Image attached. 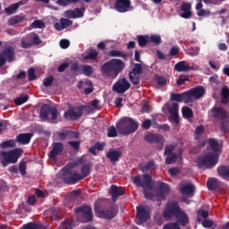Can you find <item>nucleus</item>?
I'll use <instances>...</instances> for the list:
<instances>
[{
	"mask_svg": "<svg viewBox=\"0 0 229 229\" xmlns=\"http://www.w3.org/2000/svg\"><path fill=\"white\" fill-rule=\"evenodd\" d=\"M208 144L213 152H209L206 154L203 157H200L197 161V165L199 169H212V167H216L217 165V162L219 160V142L216 141V139L210 138L208 140Z\"/></svg>",
	"mask_w": 229,
	"mask_h": 229,
	"instance_id": "obj_1",
	"label": "nucleus"
},
{
	"mask_svg": "<svg viewBox=\"0 0 229 229\" xmlns=\"http://www.w3.org/2000/svg\"><path fill=\"white\" fill-rule=\"evenodd\" d=\"M124 69V63L120 59H111L101 66V71L106 76L117 78L120 72Z\"/></svg>",
	"mask_w": 229,
	"mask_h": 229,
	"instance_id": "obj_2",
	"label": "nucleus"
},
{
	"mask_svg": "<svg viewBox=\"0 0 229 229\" xmlns=\"http://www.w3.org/2000/svg\"><path fill=\"white\" fill-rule=\"evenodd\" d=\"M132 182L136 185V187H142L143 194L145 198H147V199H151L153 198V194L146 190L153 189V178L148 174L132 176Z\"/></svg>",
	"mask_w": 229,
	"mask_h": 229,
	"instance_id": "obj_3",
	"label": "nucleus"
},
{
	"mask_svg": "<svg viewBox=\"0 0 229 229\" xmlns=\"http://www.w3.org/2000/svg\"><path fill=\"white\" fill-rule=\"evenodd\" d=\"M212 119H218L221 123L220 130L223 133L228 131V113L221 106H213L208 113Z\"/></svg>",
	"mask_w": 229,
	"mask_h": 229,
	"instance_id": "obj_4",
	"label": "nucleus"
},
{
	"mask_svg": "<svg viewBox=\"0 0 229 229\" xmlns=\"http://www.w3.org/2000/svg\"><path fill=\"white\" fill-rule=\"evenodd\" d=\"M116 130L121 135H131L139 130V123L131 117H124L116 123Z\"/></svg>",
	"mask_w": 229,
	"mask_h": 229,
	"instance_id": "obj_5",
	"label": "nucleus"
},
{
	"mask_svg": "<svg viewBox=\"0 0 229 229\" xmlns=\"http://www.w3.org/2000/svg\"><path fill=\"white\" fill-rule=\"evenodd\" d=\"M75 216L81 223H90L94 220V213L92 212V207L82 204L74 209Z\"/></svg>",
	"mask_w": 229,
	"mask_h": 229,
	"instance_id": "obj_6",
	"label": "nucleus"
},
{
	"mask_svg": "<svg viewBox=\"0 0 229 229\" xmlns=\"http://www.w3.org/2000/svg\"><path fill=\"white\" fill-rule=\"evenodd\" d=\"M63 175L62 180L67 185H74L78 183V182H81V178L80 174L76 171L72 170L71 165H67L62 169Z\"/></svg>",
	"mask_w": 229,
	"mask_h": 229,
	"instance_id": "obj_7",
	"label": "nucleus"
},
{
	"mask_svg": "<svg viewBox=\"0 0 229 229\" xmlns=\"http://www.w3.org/2000/svg\"><path fill=\"white\" fill-rule=\"evenodd\" d=\"M21 155H22V148H14L10 151H2V165L4 167H6V165H9V164H17Z\"/></svg>",
	"mask_w": 229,
	"mask_h": 229,
	"instance_id": "obj_8",
	"label": "nucleus"
},
{
	"mask_svg": "<svg viewBox=\"0 0 229 229\" xmlns=\"http://www.w3.org/2000/svg\"><path fill=\"white\" fill-rule=\"evenodd\" d=\"M59 114L56 107L51 106L49 104H44L41 106L39 117L41 121H49V115H51V121H56Z\"/></svg>",
	"mask_w": 229,
	"mask_h": 229,
	"instance_id": "obj_9",
	"label": "nucleus"
},
{
	"mask_svg": "<svg viewBox=\"0 0 229 229\" xmlns=\"http://www.w3.org/2000/svg\"><path fill=\"white\" fill-rule=\"evenodd\" d=\"M182 208H180V204L176 201H171L166 203L165 208L163 211V216L165 219H172V217H175L178 216Z\"/></svg>",
	"mask_w": 229,
	"mask_h": 229,
	"instance_id": "obj_10",
	"label": "nucleus"
},
{
	"mask_svg": "<svg viewBox=\"0 0 229 229\" xmlns=\"http://www.w3.org/2000/svg\"><path fill=\"white\" fill-rule=\"evenodd\" d=\"M94 210L98 217H101L102 219H114L117 216V207L115 206H111L104 209L95 206Z\"/></svg>",
	"mask_w": 229,
	"mask_h": 229,
	"instance_id": "obj_11",
	"label": "nucleus"
},
{
	"mask_svg": "<svg viewBox=\"0 0 229 229\" xmlns=\"http://www.w3.org/2000/svg\"><path fill=\"white\" fill-rule=\"evenodd\" d=\"M114 9L118 13H126V12H131V0H114Z\"/></svg>",
	"mask_w": 229,
	"mask_h": 229,
	"instance_id": "obj_12",
	"label": "nucleus"
},
{
	"mask_svg": "<svg viewBox=\"0 0 229 229\" xmlns=\"http://www.w3.org/2000/svg\"><path fill=\"white\" fill-rule=\"evenodd\" d=\"M140 74H142V64H135L132 70L129 72V80L132 85H139L140 83Z\"/></svg>",
	"mask_w": 229,
	"mask_h": 229,
	"instance_id": "obj_13",
	"label": "nucleus"
},
{
	"mask_svg": "<svg viewBox=\"0 0 229 229\" xmlns=\"http://www.w3.org/2000/svg\"><path fill=\"white\" fill-rule=\"evenodd\" d=\"M131 84L126 80V78H122L118 80L113 86V90L118 94H124L127 90H130Z\"/></svg>",
	"mask_w": 229,
	"mask_h": 229,
	"instance_id": "obj_14",
	"label": "nucleus"
},
{
	"mask_svg": "<svg viewBox=\"0 0 229 229\" xmlns=\"http://www.w3.org/2000/svg\"><path fill=\"white\" fill-rule=\"evenodd\" d=\"M83 115V106L76 107H70L66 112H64V117L67 119H71V121H77Z\"/></svg>",
	"mask_w": 229,
	"mask_h": 229,
	"instance_id": "obj_15",
	"label": "nucleus"
},
{
	"mask_svg": "<svg viewBox=\"0 0 229 229\" xmlns=\"http://www.w3.org/2000/svg\"><path fill=\"white\" fill-rule=\"evenodd\" d=\"M146 142L150 144H159L161 149L164 148V136L158 134L148 133L144 137Z\"/></svg>",
	"mask_w": 229,
	"mask_h": 229,
	"instance_id": "obj_16",
	"label": "nucleus"
},
{
	"mask_svg": "<svg viewBox=\"0 0 229 229\" xmlns=\"http://www.w3.org/2000/svg\"><path fill=\"white\" fill-rule=\"evenodd\" d=\"M85 14V7L75 8L72 10H67L64 12V16L67 17V19H81L83 15Z\"/></svg>",
	"mask_w": 229,
	"mask_h": 229,
	"instance_id": "obj_17",
	"label": "nucleus"
},
{
	"mask_svg": "<svg viewBox=\"0 0 229 229\" xmlns=\"http://www.w3.org/2000/svg\"><path fill=\"white\" fill-rule=\"evenodd\" d=\"M64 151V143L62 142H54L52 143V149L48 153L49 158H56L58 156L62 155Z\"/></svg>",
	"mask_w": 229,
	"mask_h": 229,
	"instance_id": "obj_18",
	"label": "nucleus"
},
{
	"mask_svg": "<svg viewBox=\"0 0 229 229\" xmlns=\"http://www.w3.org/2000/svg\"><path fill=\"white\" fill-rule=\"evenodd\" d=\"M175 218V223H177L179 226L185 227L187 226V225H189V223H191V220L189 219V215H187V213L182 209L179 211Z\"/></svg>",
	"mask_w": 229,
	"mask_h": 229,
	"instance_id": "obj_19",
	"label": "nucleus"
},
{
	"mask_svg": "<svg viewBox=\"0 0 229 229\" xmlns=\"http://www.w3.org/2000/svg\"><path fill=\"white\" fill-rule=\"evenodd\" d=\"M0 54L5 58V62L11 63L15 60V48L13 47L9 46L4 48Z\"/></svg>",
	"mask_w": 229,
	"mask_h": 229,
	"instance_id": "obj_20",
	"label": "nucleus"
},
{
	"mask_svg": "<svg viewBox=\"0 0 229 229\" xmlns=\"http://www.w3.org/2000/svg\"><path fill=\"white\" fill-rule=\"evenodd\" d=\"M106 157L110 160L111 164H115V162H119L121 157H123V152L110 148L106 154Z\"/></svg>",
	"mask_w": 229,
	"mask_h": 229,
	"instance_id": "obj_21",
	"label": "nucleus"
},
{
	"mask_svg": "<svg viewBox=\"0 0 229 229\" xmlns=\"http://www.w3.org/2000/svg\"><path fill=\"white\" fill-rule=\"evenodd\" d=\"M109 194L112 196L113 201H117L119 196H124V191H123V187L113 184L109 189Z\"/></svg>",
	"mask_w": 229,
	"mask_h": 229,
	"instance_id": "obj_22",
	"label": "nucleus"
},
{
	"mask_svg": "<svg viewBox=\"0 0 229 229\" xmlns=\"http://www.w3.org/2000/svg\"><path fill=\"white\" fill-rule=\"evenodd\" d=\"M137 210V217L141 221V223H146L148 219H149V211L146 209L144 206H138L136 208Z\"/></svg>",
	"mask_w": 229,
	"mask_h": 229,
	"instance_id": "obj_23",
	"label": "nucleus"
},
{
	"mask_svg": "<svg viewBox=\"0 0 229 229\" xmlns=\"http://www.w3.org/2000/svg\"><path fill=\"white\" fill-rule=\"evenodd\" d=\"M192 4L191 3H185L183 2L181 5V12H183L180 14V17L182 19H191L192 17Z\"/></svg>",
	"mask_w": 229,
	"mask_h": 229,
	"instance_id": "obj_24",
	"label": "nucleus"
},
{
	"mask_svg": "<svg viewBox=\"0 0 229 229\" xmlns=\"http://www.w3.org/2000/svg\"><path fill=\"white\" fill-rule=\"evenodd\" d=\"M179 108L180 106L178 103H173L172 106L168 108L170 117L173 121H174L175 124H180V115L178 114Z\"/></svg>",
	"mask_w": 229,
	"mask_h": 229,
	"instance_id": "obj_25",
	"label": "nucleus"
},
{
	"mask_svg": "<svg viewBox=\"0 0 229 229\" xmlns=\"http://www.w3.org/2000/svg\"><path fill=\"white\" fill-rule=\"evenodd\" d=\"M33 137V133L27 132V133H20L16 137V141L18 144H21V146H27V144H30L31 142V138Z\"/></svg>",
	"mask_w": 229,
	"mask_h": 229,
	"instance_id": "obj_26",
	"label": "nucleus"
},
{
	"mask_svg": "<svg viewBox=\"0 0 229 229\" xmlns=\"http://www.w3.org/2000/svg\"><path fill=\"white\" fill-rule=\"evenodd\" d=\"M28 4V0H21L13 4H11L7 8H5L4 12H5V13H7V15H13V13H15V12H17V10H19L20 6H24V4Z\"/></svg>",
	"mask_w": 229,
	"mask_h": 229,
	"instance_id": "obj_27",
	"label": "nucleus"
},
{
	"mask_svg": "<svg viewBox=\"0 0 229 229\" xmlns=\"http://www.w3.org/2000/svg\"><path fill=\"white\" fill-rule=\"evenodd\" d=\"M69 26H72V21L65 18H61L59 22L54 24V28L57 31H62V30H65L66 28H69Z\"/></svg>",
	"mask_w": 229,
	"mask_h": 229,
	"instance_id": "obj_28",
	"label": "nucleus"
},
{
	"mask_svg": "<svg viewBox=\"0 0 229 229\" xmlns=\"http://www.w3.org/2000/svg\"><path fill=\"white\" fill-rule=\"evenodd\" d=\"M190 91L194 99H201V98H203L207 92L205 87L203 86H197L193 89H191Z\"/></svg>",
	"mask_w": 229,
	"mask_h": 229,
	"instance_id": "obj_29",
	"label": "nucleus"
},
{
	"mask_svg": "<svg viewBox=\"0 0 229 229\" xmlns=\"http://www.w3.org/2000/svg\"><path fill=\"white\" fill-rule=\"evenodd\" d=\"M181 194H185V196H190L192 198L194 196V184L188 183L184 184L180 188Z\"/></svg>",
	"mask_w": 229,
	"mask_h": 229,
	"instance_id": "obj_30",
	"label": "nucleus"
},
{
	"mask_svg": "<svg viewBox=\"0 0 229 229\" xmlns=\"http://www.w3.org/2000/svg\"><path fill=\"white\" fill-rule=\"evenodd\" d=\"M157 189L159 190V192L157 193V196L159 198H165V196L164 194H167V192H169L171 191V189L169 188V185L165 182H157Z\"/></svg>",
	"mask_w": 229,
	"mask_h": 229,
	"instance_id": "obj_31",
	"label": "nucleus"
},
{
	"mask_svg": "<svg viewBox=\"0 0 229 229\" xmlns=\"http://www.w3.org/2000/svg\"><path fill=\"white\" fill-rule=\"evenodd\" d=\"M21 229H47V226L44 225L41 222H30L23 225Z\"/></svg>",
	"mask_w": 229,
	"mask_h": 229,
	"instance_id": "obj_32",
	"label": "nucleus"
},
{
	"mask_svg": "<svg viewBox=\"0 0 229 229\" xmlns=\"http://www.w3.org/2000/svg\"><path fill=\"white\" fill-rule=\"evenodd\" d=\"M218 176L223 178V180H229V166L228 165H220L216 169Z\"/></svg>",
	"mask_w": 229,
	"mask_h": 229,
	"instance_id": "obj_33",
	"label": "nucleus"
},
{
	"mask_svg": "<svg viewBox=\"0 0 229 229\" xmlns=\"http://www.w3.org/2000/svg\"><path fill=\"white\" fill-rule=\"evenodd\" d=\"M21 47H22V49H30V47H33V43H31V36H30V34L21 38Z\"/></svg>",
	"mask_w": 229,
	"mask_h": 229,
	"instance_id": "obj_34",
	"label": "nucleus"
},
{
	"mask_svg": "<svg viewBox=\"0 0 229 229\" xmlns=\"http://www.w3.org/2000/svg\"><path fill=\"white\" fill-rule=\"evenodd\" d=\"M174 69L177 72H189V64L185 61H181L175 64Z\"/></svg>",
	"mask_w": 229,
	"mask_h": 229,
	"instance_id": "obj_35",
	"label": "nucleus"
},
{
	"mask_svg": "<svg viewBox=\"0 0 229 229\" xmlns=\"http://www.w3.org/2000/svg\"><path fill=\"white\" fill-rule=\"evenodd\" d=\"M25 19H26V15H22V14L15 15V16H13L11 19H9L8 24L9 26H15V24L23 22Z\"/></svg>",
	"mask_w": 229,
	"mask_h": 229,
	"instance_id": "obj_36",
	"label": "nucleus"
},
{
	"mask_svg": "<svg viewBox=\"0 0 229 229\" xmlns=\"http://www.w3.org/2000/svg\"><path fill=\"white\" fill-rule=\"evenodd\" d=\"M136 39L140 47H146L149 44V36L148 35H138Z\"/></svg>",
	"mask_w": 229,
	"mask_h": 229,
	"instance_id": "obj_37",
	"label": "nucleus"
},
{
	"mask_svg": "<svg viewBox=\"0 0 229 229\" xmlns=\"http://www.w3.org/2000/svg\"><path fill=\"white\" fill-rule=\"evenodd\" d=\"M208 191H216L219 187V182L215 177H209L207 182Z\"/></svg>",
	"mask_w": 229,
	"mask_h": 229,
	"instance_id": "obj_38",
	"label": "nucleus"
},
{
	"mask_svg": "<svg viewBox=\"0 0 229 229\" xmlns=\"http://www.w3.org/2000/svg\"><path fill=\"white\" fill-rule=\"evenodd\" d=\"M208 217V210L199 209L197 211V222L202 223L203 219H207Z\"/></svg>",
	"mask_w": 229,
	"mask_h": 229,
	"instance_id": "obj_39",
	"label": "nucleus"
},
{
	"mask_svg": "<svg viewBox=\"0 0 229 229\" xmlns=\"http://www.w3.org/2000/svg\"><path fill=\"white\" fill-rule=\"evenodd\" d=\"M80 176L81 180H83V178H87L89 174H90V165L86 164L81 166Z\"/></svg>",
	"mask_w": 229,
	"mask_h": 229,
	"instance_id": "obj_40",
	"label": "nucleus"
},
{
	"mask_svg": "<svg viewBox=\"0 0 229 229\" xmlns=\"http://www.w3.org/2000/svg\"><path fill=\"white\" fill-rule=\"evenodd\" d=\"M98 51L90 48L89 51L84 56V60H98Z\"/></svg>",
	"mask_w": 229,
	"mask_h": 229,
	"instance_id": "obj_41",
	"label": "nucleus"
},
{
	"mask_svg": "<svg viewBox=\"0 0 229 229\" xmlns=\"http://www.w3.org/2000/svg\"><path fill=\"white\" fill-rule=\"evenodd\" d=\"M182 116L185 117V119H191L194 117V112H192V109L189 106H183L182 108Z\"/></svg>",
	"mask_w": 229,
	"mask_h": 229,
	"instance_id": "obj_42",
	"label": "nucleus"
},
{
	"mask_svg": "<svg viewBox=\"0 0 229 229\" xmlns=\"http://www.w3.org/2000/svg\"><path fill=\"white\" fill-rule=\"evenodd\" d=\"M182 101L184 103H193L194 97L191 94V89L185 92H182Z\"/></svg>",
	"mask_w": 229,
	"mask_h": 229,
	"instance_id": "obj_43",
	"label": "nucleus"
},
{
	"mask_svg": "<svg viewBox=\"0 0 229 229\" xmlns=\"http://www.w3.org/2000/svg\"><path fill=\"white\" fill-rule=\"evenodd\" d=\"M29 36L31 37L30 42L32 46H40V44H42V39H40V37H38L37 33H30Z\"/></svg>",
	"mask_w": 229,
	"mask_h": 229,
	"instance_id": "obj_44",
	"label": "nucleus"
},
{
	"mask_svg": "<svg viewBox=\"0 0 229 229\" xmlns=\"http://www.w3.org/2000/svg\"><path fill=\"white\" fill-rule=\"evenodd\" d=\"M170 101H176L177 103H183V93H171Z\"/></svg>",
	"mask_w": 229,
	"mask_h": 229,
	"instance_id": "obj_45",
	"label": "nucleus"
},
{
	"mask_svg": "<svg viewBox=\"0 0 229 229\" xmlns=\"http://www.w3.org/2000/svg\"><path fill=\"white\" fill-rule=\"evenodd\" d=\"M149 42L155 44V46H160V44H162V37H160V35L153 34L149 37Z\"/></svg>",
	"mask_w": 229,
	"mask_h": 229,
	"instance_id": "obj_46",
	"label": "nucleus"
},
{
	"mask_svg": "<svg viewBox=\"0 0 229 229\" xmlns=\"http://www.w3.org/2000/svg\"><path fill=\"white\" fill-rule=\"evenodd\" d=\"M30 99V97L27 95H21L14 99V103L18 106H21V105H24L26 101Z\"/></svg>",
	"mask_w": 229,
	"mask_h": 229,
	"instance_id": "obj_47",
	"label": "nucleus"
},
{
	"mask_svg": "<svg viewBox=\"0 0 229 229\" xmlns=\"http://www.w3.org/2000/svg\"><path fill=\"white\" fill-rule=\"evenodd\" d=\"M81 73L85 76H92V66L89 64L82 65L81 69Z\"/></svg>",
	"mask_w": 229,
	"mask_h": 229,
	"instance_id": "obj_48",
	"label": "nucleus"
},
{
	"mask_svg": "<svg viewBox=\"0 0 229 229\" xmlns=\"http://www.w3.org/2000/svg\"><path fill=\"white\" fill-rule=\"evenodd\" d=\"M178 160V155L177 154H168L165 157V164L167 165H170V164H174Z\"/></svg>",
	"mask_w": 229,
	"mask_h": 229,
	"instance_id": "obj_49",
	"label": "nucleus"
},
{
	"mask_svg": "<svg viewBox=\"0 0 229 229\" xmlns=\"http://www.w3.org/2000/svg\"><path fill=\"white\" fill-rule=\"evenodd\" d=\"M107 137H109V139L117 137V129H115V126L112 125L111 127L107 128Z\"/></svg>",
	"mask_w": 229,
	"mask_h": 229,
	"instance_id": "obj_50",
	"label": "nucleus"
},
{
	"mask_svg": "<svg viewBox=\"0 0 229 229\" xmlns=\"http://www.w3.org/2000/svg\"><path fill=\"white\" fill-rule=\"evenodd\" d=\"M31 26L35 30H42V28H46V23L42 21L36 20L31 23Z\"/></svg>",
	"mask_w": 229,
	"mask_h": 229,
	"instance_id": "obj_51",
	"label": "nucleus"
},
{
	"mask_svg": "<svg viewBox=\"0 0 229 229\" xmlns=\"http://www.w3.org/2000/svg\"><path fill=\"white\" fill-rule=\"evenodd\" d=\"M0 147L2 148H15V141L13 140L3 141L0 144Z\"/></svg>",
	"mask_w": 229,
	"mask_h": 229,
	"instance_id": "obj_52",
	"label": "nucleus"
},
{
	"mask_svg": "<svg viewBox=\"0 0 229 229\" xmlns=\"http://www.w3.org/2000/svg\"><path fill=\"white\" fill-rule=\"evenodd\" d=\"M109 56H118L120 58H127L128 55H126V54H123V52L119 50H111L109 52Z\"/></svg>",
	"mask_w": 229,
	"mask_h": 229,
	"instance_id": "obj_53",
	"label": "nucleus"
},
{
	"mask_svg": "<svg viewBox=\"0 0 229 229\" xmlns=\"http://www.w3.org/2000/svg\"><path fill=\"white\" fill-rule=\"evenodd\" d=\"M205 132V127L203 125L197 126L195 129V139H199Z\"/></svg>",
	"mask_w": 229,
	"mask_h": 229,
	"instance_id": "obj_54",
	"label": "nucleus"
},
{
	"mask_svg": "<svg viewBox=\"0 0 229 229\" xmlns=\"http://www.w3.org/2000/svg\"><path fill=\"white\" fill-rule=\"evenodd\" d=\"M163 229H182V228L178 225V223L170 222V223L165 224L163 226Z\"/></svg>",
	"mask_w": 229,
	"mask_h": 229,
	"instance_id": "obj_55",
	"label": "nucleus"
},
{
	"mask_svg": "<svg viewBox=\"0 0 229 229\" xmlns=\"http://www.w3.org/2000/svg\"><path fill=\"white\" fill-rule=\"evenodd\" d=\"M188 55H190V56H198V55H199V47H194L189 48Z\"/></svg>",
	"mask_w": 229,
	"mask_h": 229,
	"instance_id": "obj_56",
	"label": "nucleus"
},
{
	"mask_svg": "<svg viewBox=\"0 0 229 229\" xmlns=\"http://www.w3.org/2000/svg\"><path fill=\"white\" fill-rule=\"evenodd\" d=\"M29 81H33L37 80V75L35 74V68L31 67L28 71Z\"/></svg>",
	"mask_w": 229,
	"mask_h": 229,
	"instance_id": "obj_57",
	"label": "nucleus"
},
{
	"mask_svg": "<svg viewBox=\"0 0 229 229\" xmlns=\"http://www.w3.org/2000/svg\"><path fill=\"white\" fill-rule=\"evenodd\" d=\"M202 226L204 228H212L213 226H217V225L214 224V221L205 219L204 221H202Z\"/></svg>",
	"mask_w": 229,
	"mask_h": 229,
	"instance_id": "obj_58",
	"label": "nucleus"
},
{
	"mask_svg": "<svg viewBox=\"0 0 229 229\" xmlns=\"http://www.w3.org/2000/svg\"><path fill=\"white\" fill-rule=\"evenodd\" d=\"M26 167H27L26 162H24V161L20 162L19 171H20L21 176H26Z\"/></svg>",
	"mask_w": 229,
	"mask_h": 229,
	"instance_id": "obj_59",
	"label": "nucleus"
},
{
	"mask_svg": "<svg viewBox=\"0 0 229 229\" xmlns=\"http://www.w3.org/2000/svg\"><path fill=\"white\" fill-rule=\"evenodd\" d=\"M156 81L157 85H161L162 87H164V85H166L167 83V79L164 76H157L156 77Z\"/></svg>",
	"mask_w": 229,
	"mask_h": 229,
	"instance_id": "obj_60",
	"label": "nucleus"
},
{
	"mask_svg": "<svg viewBox=\"0 0 229 229\" xmlns=\"http://www.w3.org/2000/svg\"><path fill=\"white\" fill-rule=\"evenodd\" d=\"M151 124L152 122L150 119H145L141 123V127L143 128V130H149V128H151Z\"/></svg>",
	"mask_w": 229,
	"mask_h": 229,
	"instance_id": "obj_61",
	"label": "nucleus"
},
{
	"mask_svg": "<svg viewBox=\"0 0 229 229\" xmlns=\"http://www.w3.org/2000/svg\"><path fill=\"white\" fill-rule=\"evenodd\" d=\"M173 151H174V145L165 146V156L174 155V153H173Z\"/></svg>",
	"mask_w": 229,
	"mask_h": 229,
	"instance_id": "obj_62",
	"label": "nucleus"
},
{
	"mask_svg": "<svg viewBox=\"0 0 229 229\" xmlns=\"http://www.w3.org/2000/svg\"><path fill=\"white\" fill-rule=\"evenodd\" d=\"M179 54H180V47H178L177 46L172 47V48L169 51L170 56H176V55H179Z\"/></svg>",
	"mask_w": 229,
	"mask_h": 229,
	"instance_id": "obj_63",
	"label": "nucleus"
},
{
	"mask_svg": "<svg viewBox=\"0 0 229 229\" xmlns=\"http://www.w3.org/2000/svg\"><path fill=\"white\" fill-rule=\"evenodd\" d=\"M221 96L222 98H229V89L227 86H225L221 89Z\"/></svg>",
	"mask_w": 229,
	"mask_h": 229,
	"instance_id": "obj_64",
	"label": "nucleus"
}]
</instances>
